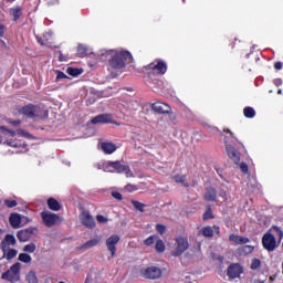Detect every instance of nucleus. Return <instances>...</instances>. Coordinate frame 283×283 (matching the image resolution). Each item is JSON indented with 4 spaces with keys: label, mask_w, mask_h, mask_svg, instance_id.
<instances>
[{
    "label": "nucleus",
    "mask_w": 283,
    "mask_h": 283,
    "mask_svg": "<svg viewBox=\"0 0 283 283\" xmlns=\"http://www.w3.org/2000/svg\"><path fill=\"white\" fill-rule=\"evenodd\" d=\"M106 54L107 56H111L108 59V65L109 67H113V70H123L126 63H133L134 61V57L129 51L111 50L107 51Z\"/></svg>",
    "instance_id": "f257e3e1"
},
{
    "label": "nucleus",
    "mask_w": 283,
    "mask_h": 283,
    "mask_svg": "<svg viewBox=\"0 0 283 283\" xmlns=\"http://www.w3.org/2000/svg\"><path fill=\"white\" fill-rule=\"evenodd\" d=\"M275 238H279V242H282L283 231L282 229L273 226L262 238V244L266 251H275L279 244Z\"/></svg>",
    "instance_id": "f03ea898"
},
{
    "label": "nucleus",
    "mask_w": 283,
    "mask_h": 283,
    "mask_svg": "<svg viewBox=\"0 0 283 283\" xmlns=\"http://www.w3.org/2000/svg\"><path fill=\"white\" fill-rule=\"evenodd\" d=\"M104 171L109 174H125L126 178H135L134 171L127 165L120 164V161H107L104 164Z\"/></svg>",
    "instance_id": "7ed1b4c3"
},
{
    "label": "nucleus",
    "mask_w": 283,
    "mask_h": 283,
    "mask_svg": "<svg viewBox=\"0 0 283 283\" xmlns=\"http://www.w3.org/2000/svg\"><path fill=\"white\" fill-rule=\"evenodd\" d=\"M1 280L4 282L17 283L21 281V263L17 262L11 268L2 273Z\"/></svg>",
    "instance_id": "20e7f679"
},
{
    "label": "nucleus",
    "mask_w": 283,
    "mask_h": 283,
    "mask_svg": "<svg viewBox=\"0 0 283 283\" xmlns=\"http://www.w3.org/2000/svg\"><path fill=\"white\" fill-rule=\"evenodd\" d=\"M41 218L44 227L49 228H52L55 224H61V222H63V217H60L59 214L52 213L50 211H42Z\"/></svg>",
    "instance_id": "39448f33"
},
{
    "label": "nucleus",
    "mask_w": 283,
    "mask_h": 283,
    "mask_svg": "<svg viewBox=\"0 0 283 283\" xmlns=\"http://www.w3.org/2000/svg\"><path fill=\"white\" fill-rule=\"evenodd\" d=\"M36 233H39V228L30 227L23 230H19L17 232V238L19 242H30L31 238L36 235Z\"/></svg>",
    "instance_id": "423d86ee"
},
{
    "label": "nucleus",
    "mask_w": 283,
    "mask_h": 283,
    "mask_svg": "<svg viewBox=\"0 0 283 283\" xmlns=\"http://www.w3.org/2000/svg\"><path fill=\"white\" fill-rule=\"evenodd\" d=\"M176 244L177 247L172 251L171 255H174V258H180V254H182L189 249V241H187V239L182 237H179L176 239Z\"/></svg>",
    "instance_id": "0eeeda50"
},
{
    "label": "nucleus",
    "mask_w": 283,
    "mask_h": 283,
    "mask_svg": "<svg viewBox=\"0 0 283 283\" xmlns=\"http://www.w3.org/2000/svg\"><path fill=\"white\" fill-rule=\"evenodd\" d=\"M142 275L146 280H158L163 276V270L158 266H149L142 271Z\"/></svg>",
    "instance_id": "6e6552de"
},
{
    "label": "nucleus",
    "mask_w": 283,
    "mask_h": 283,
    "mask_svg": "<svg viewBox=\"0 0 283 283\" xmlns=\"http://www.w3.org/2000/svg\"><path fill=\"white\" fill-rule=\"evenodd\" d=\"M120 242V237L118 234H113L108 239H106V248L109 251L112 258L116 255V244Z\"/></svg>",
    "instance_id": "1a4fd4ad"
},
{
    "label": "nucleus",
    "mask_w": 283,
    "mask_h": 283,
    "mask_svg": "<svg viewBox=\"0 0 283 283\" xmlns=\"http://www.w3.org/2000/svg\"><path fill=\"white\" fill-rule=\"evenodd\" d=\"M81 223L86 227L87 229H94L96 227V221H94V217L90 214L87 211H83L80 214Z\"/></svg>",
    "instance_id": "9d476101"
},
{
    "label": "nucleus",
    "mask_w": 283,
    "mask_h": 283,
    "mask_svg": "<svg viewBox=\"0 0 283 283\" xmlns=\"http://www.w3.org/2000/svg\"><path fill=\"white\" fill-rule=\"evenodd\" d=\"M39 112H41V107L34 105H27L22 107V114L28 116V118H36L39 116Z\"/></svg>",
    "instance_id": "9b49d317"
},
{
    "label": "nucleus",
    "mask_w": 283,
    "mask_h": 283,
    "mask_svg": "<svg viewBox=\"0 0 283 283\" xmlns=\"http://www.w3.org/2000/svg\"><path fill=\"white\" fill-rule=\"evenodd\" d=\"M226 151H227L228 158H230V160H233L235 165L240 163V153L238 151V149H235V147H233L231 144H227Z\"/></svg>",
    "instance_id": "f8f14e48"
},
{
    "label": "nucleus",
    "mask_w": 283,
    "mask_h": 283,
    "mask_svg": "<svg viewBox=\"0 0 283 283\" xmlns=\"http://www.w3.org/2000/svg\"><path fill=\"white\" fill-rule=\"evenodd\" d=\"M151 109L155 111L156 114H169L171 106L163 102H156L151 105Z\"/></svg>",
    "instance_id": "ddd939ff"
},
{
    "label": "nucleus",
    "mask_w": 283,
    "mask_h": 283,
    "mask_svg": "<svg viewBox=\"0 0 283 283\" xmlns=\"http://www.w3.org/2000/svg\"><path fill=\"white\" fill-rule=\"evenodd\" d=\"M2 250V256H0V260H14V258H17L19 251H17L15 249L12 248H1Z\"/></svg>",
    "instance_id": "4468645a"
},
{
    "label": "nucleus",
    "mask_w": 283,
    "mask_h": 283,
    "mask_svg": "<svg viewBox=\"0 0 283 283\" xmlns=\"http://www.w3.org/2000/svg\"><path fill=\"white\" fill-rule=\"evenodd\" d=\"M17 245V238L12 234H7L0 243V249H10V247Z\"/></svg>",
    "instance_id": "2eb2a0df"
},
{
    "label": "nucleus",
    "mask_w": 283,
    "mask_h": 283,
    "mask_svg": "<svg viewBox=\"0 0 283 283\" xmlns=\"http://www.w3.org/2000/svg\"><path fill=\"white\" fill-rule=\"evenodd\" d=\"M101 244V238H95L86 241L84 244L80 245L78 251H88V249H94V247H98Z\"/></svg>",
    "instance_id": "dca6fc26"
},
{
    "label": "nucleus",
    "mask_w": 283,
    "mask_h": 283,
    "mask_svg": "<svg viewBox=\"0 0 283 283\" xmlns=\"http://www.w3.org/2000/svg\"><path fill=\"white\" fill-rule=\"evenodd\" d=\"M228 275L231 280H235L239 275H242V266L240 264H232L228 268Z\"/></svg>",
    "instance_id": "f3484780"
},
{
    "label": "nucleus",
    "mask_w": 283,
    "mask_h": 283,
    "mask_svg": "<svg viewBox=\"0 0 283 283\" xmlns=\"http://www.w3.org/2000/svg\"><path fill=\"white\" fill-rule=\"evenodd\" d=\"M92 125H101L105 123H112V116L107 114L97 115L91 119Z\"/></svg>",
    "instance_id": "a211bd4d"
},
{
    "label": "nucleus",
    "mask_w": 283,
    "mask_h": 283,
    "mask_svg": "<svg viewBox=\"0 0 283 283\" xmlns=\"http://www.w3.org/2000/svg\"><path fill=\"white\" fill-rule=\"evenodd\" d=\"M21 220H23V217L19 213H11L9 218V222L13 229L21 228Z\"/></svg>",
    "instance_id": "6ab92c4d"
},
{
    "label": "nucleus",
    "mask_w": 283,
    "mask_h": 283,
    "mask_svg": "<svg viewBox=\"0 0 283 283\" xmlns=\"http://www.w3.org/2000/svg\"><path fill=\"white\" fill-rule=\"evenodd\" d=\"M99 145H101V149H102V151H104V154H114V151H116V149H117L115 144L112 142H102Z\"/></svg>",
    "instance_id": "aec40b11"
},
{
    "label": "nucleus",
    "mask_w": 283,
    "mask_h": 283,
    "mask_svg": "<svg viewBox=\"0 0 283 283\" xmlns=\"http://www.w3.org/2000/svg\"><path fill=\"white\" fill-rule=\"evenodd\" d=\"M230 242H234V244H249V238L231 234L229 237Z\"/></svg>",
    "instance_id": "412c9836"
},
{
    "label": "nucleus",
    "mask_w": 283,
    "mask_h": 283,
    "mask_svg": "<svg viewBox=\"0 0 283 283\" xmlns=\"http://www.w3.org/2000/svg\"><path fill=\"white\" fill-rule=\"evenodd\" d=\"M217 192L213 188H207L205 193V200L208 202H213L216 200Z\"/></svg>",
    "instance_id": "4be33fe9"
},
{
    "label": "nucleus",
    "mask_w": 283,
    "mask_h": 283,
    "mask_svg": "<svg viewBox=\"0 0 283 283\" xmlns=\"http://www.w3.org/2000/svg\"><path fill=\"white\" fill-rule=\"evenodd\" d=\"M48 207L51 211H61V203H59L54 198H50L48 200Z\"/></svg>",
    "instance_id": "5701e85b"
},
{
    "label": "nucleus",
    "mask_w": 283,
    "mask_h": 283,
    "mask_svg": "<svg viewBox=\"0 0 283 283\" xmlns=\"http://www.w3.org/2000/svg\"><path fill=\"white\" fill-rule=\"evenodd\" d=\"M25 280L28 283H39V277H36V272L34 271H29Z\"/></svg>",
    "instance_id": "b1692460"
},
{
    "label": "nucleus",
    "mask_w": 283,
    "mask_h": 283,
    "mask_svg": "<svg viewBox=\"0 0 283 283\" xmlns=\"http://www.w3.org/2000/svg\"><path fill=\"white\" fill-rule=\"evenodd\" d=\"M153 70H156L159 74H165L167 72V64L165 62H158Z\"/></svg>",
    "instance_id": "393cba45"
},
{
    "label": "nucleus",
    "mask_w": 283,
    "mask_h": 283,
    "mask_svg": "<svg viewBox=\"0 0 283 283\" xmlns=\"http://www.w3.org/2000/svg\"><path fill=\"white\" fill-rule=\"evenodd\" d=\"M239 255H249V253H253V247L251 245H243L238 249Z\"/></svg>",
    "instance_id": "a878e982"
},
{
    "label": "nucleus",
    "mask_w": 283,
    "mask_h": 283,
    "mask_svg": "<svg viewBox=\"0 0 283 283\" xmlns=\"http://www.w3.org/2000/svg\"><path fill=\"white\" fill-rule=\"evenodd\" d=\"M18 260L24 264H30V262H32V256L28 253H20Z\"/></svg>",
    "instance_id": "bb28decb"
},
{
    "label": "nucleus",
    "mask_w": 283,
    "mask_h": 283,
    "mask_svg": "<svg viewBox=\"0 0 283 283\" xmlns=\"http://www.w3.org/2000/svg\"><path fill=\"white\" fill-rule=\"evenodd\" d=\"M133 207L137 209V211H140V213L145 212V208L147 207L145 203L140 201L133 200L132 201Z\"/></svg>",
    "instance_id": "cd10ccee"
},
{
    "label": "nucleus",
    "mask_w": 283,
    "mask_h": 283,
    "mask_svg": "<svg viewBox=\"0 0 283 283\" xmlns=\"http://www.w3.org/2000/svg\"><path fill=\"white\" fill-rule=\"evenodd\" d=\"M201 233L205 235V238H213V228L205 227L202 228Z\"/></svg>",
    "instance_id": "c85d7f7f"
},
{
    "label": "nucleus",
    "mask_w": 283,
    "mask_h": 283,
    "mask_svg": "<svg viewBox=\"0 0 283 283\" xmlns=\"http://www.w3.org/2000/svg\"><path fill=\"white\" fill-rule=\"evenodd\" d=\"M34 251H36V244H34V243H29L23 247L24 253H34Z\"/></svg>",
    "instance_id": "c756f323"
},
{
    "label": "nucleus",
    "mask_w": 283,
    "mask_h": 283,
    "mask_svg": "<svg viewBox=\"0 0 283 283\" xmlns=\"http://www.w3.org/2000/svg\"><path fill=\"white\" fill-rule=\"evenodd\" d=\"M243 114L247 118H253V116H255V111L252 107H245Z\"/></svg>",
    "instance_id": "7c9ffc66"
},
{
    "label": "nucleus",
    "mask_w": 283,
    "mask_h": 283,
    "mask_svg": "<svg viewBox=\"0 0 283 283\" xmlns=\"http://www.w3.org/2000/svg\"><path fill=\"white\" fill-rule=\"evenodd\" d=\"M174 180H175V182H178L179 185L187 186V184H185L187 178L185 176H182V175H175L174 176Z\"/></svg>",
    "instance_id": "2f4dec72"
},
{
    "label": "nucleus",
    "mask_w": 283,
    "mask_h": 283,
    "mask_svg": "<svg viewBox=\"0 0 283 283\" xmlns=\"http://www.w3.org/2000/svg\"><path fill=\"white\" fill-rule=\"evenodd\" d=\"M155 249L158 253H164L165 252V242H163V240H158Z\"/></svg>",
    "instance_id": "473e14b6"
},
{
    "label": "nucleus",
    "mask_w": 283,
    "mask_h": 283,
    "mask_svg": "<svg viewBox=\"0 0 283 283\" xmlns=\"http://www.w3.org/2000/svg\"><path fill=\"white\" fill-rule=\"evenodd\" d=\"M124 191H127L128 193H134V191H138V186L128 184L125 186Z\"/></svg>",
    "instance_id": "72a5a7b5"
},
{
    "label": "nucleus",
    "mask_w": 283,
    "mask_h": 283,
    "mask_svg": "<svg viewBox=\"0 0 283 283\" xmlns=\"http://www.w3.org/2000/svg\"><path fill=\"white\" fill-rule=\"evenodd\" d=\"M262 266V262L259 259H253L251 263L252 271H258Z\"/></svg>",
    "instance_id": "f704fd0d"
},
{
    "label": "nucleus",
    "mask_w": 283,
    "mask_h": 283,
    "mask_svg": "<svg viewBox=\"0 0 283 283\" xmlns=\"http://www.w3.org/2000/svg\"><path fill=\"white\" fill-rule=\"evenodd\" d=\"M11 14L13 17V21H17L21 17V9L19 8L11 9Z\"/></svg>",
    "instance_id": "c9c22d12"
},
{
    "label": "nucleus",
    "mask_w": 283,
    "mask_h": 283,
    "mask_svg": "<svg viewBox=\"0 0 283 283\" xmlns=\"http://www.w3.org/2000/svg\"><path fill=\"white\" fill-rule=\"evenodd\" d=\"M38 43H41L42 45H52L48 39V35H44V38H38Z\"/></svg>",
    "instance_id": "e433bc0d"
},
{
    "label": "nucleus",
    "mask_w": 283,
    "mask_h": 283,
    "mask_svg": "<svg viewBox=\"0 0 283 283\" xmlns=\"http://www.w3.org/2000/svg\"><path fill=\"white\" fill-rule=\"evenodd\" d=\"M156 229H157L158 233H160V235H165V233L167 231V227H165L164 224H160V223H158L156 226Z\"/></svg>",
    "instance_id": "4c0bfd02"
},
{
    "label": "nucleus",
    "mask_w": 283,
    "mask_h": 283,
    "mask_svg": "<svg viewBox=\"0 0 283 283\" xmlns=\"http://www.w3.org/2000/svg\"><path fill=\"white\" fill-rule=\"evenodd\" d=\"M66 72L67 74H70V76H78V74H81L78 69H72V67H69Z\"/></svg>",
    "instance_id": "58836bf2"
},
{
    "label": "nucleus",
    "mask_w": 283,
    "mask_h": 283,
    "mask_svg": "<svg viewBox=\"0 0 283 283\" xmlns=\"http://www.w3.org/2000/svg\"><path fill=\"white\" fill-rule=\"evenodd\" d=\"M48 109H41L40 108V112H38V115H35V118H48Z\"/></svg>",
    "instance_id": "ea45409f"
},
{
    "label": "nucleus",
    "mask_w": 283,
    "mask_h": 283,
    "mask_svg": "<svg viewBox=\"0 0 283 283\" xmlns=\"http://www.w3.org/2000/svg\"><path fill=\"white\" fill-rule=\"evenodd\" d=\"M97 222H99V224H107V222L109 221L106 217H104L103 214H99L96 217Z\"/></svg>",
    "instance_id": "a19ab883"
},
{
    "label": "nucleus",
    "mask_w": 283,
    "mask_h": 283,
    "mask_svg": "<svg viewBox=\"0 0 283 283\" xmlns=\"http://www.w3.org/2000/svg\"><path fill=\"white\" fill-rule=\"evenodd\" d=\"M85 52H87V49L83 46V44H80L77 46V54H80V56H85Z\"/></svg>",
    "instance_id": "79ce46f5"
},
{
    "label": "nucleus",
    "mask_w": 283,
    "mask_h": 283,
    "mask_svg": "<svg viewBox=\"0 0 283 283\" xmlns=\"http://www.w3.org/2000/svg\"><path fill=\"white\" fill-rule=\"evenodd\" d=\"M211 218H213V213L211 212V208H208L203 213V220H211Z\"/></svg>",
    "instance_id": "37998d69"
},
{
    "label": "nucleus",
    "mask_w": 283,
    "mask_h": 283,
    "mask_svg": "<svg viewBox=\"0 0 283 283\" xmlns=\"http://www.w3.org/2000/svg\"><path fill=\"white\" fill-rule=\"evenodd\" d=\"M154 240H156V237L151 235L148 239H146L144 242L146 247H151V244H154Z\"/></svg>",
    "instance_id": "c03bdc74"
},
{
    "label": "nucleus",
    "mask_w": 283,
    "mask_h": 283,
    "mask_svg": "<svg viewBox=\"0 0 283 283\" xmlns=\"http://www.w3.org/2000/svg\"><path fill=\"white\" fill-rule=\"evenodd\" d=\"M4 205L9 207V209H12V207H17V201L15 200H6Z\"/></svg>",
    "instance_id": "a18cd8bd"
},
{
    "label": "nucleus",
    "mask_w": 283,
    "mask_h": 283,
    "mask_svg": "<svg viewBox=\"0 0 283 283\" xmlns=\"http://www.w3.org/2000/svg\"><path fill=\"white\" fill-rule=\"evenodd\" d=\"M17 134L20 135V136H23L24 138H30V134L27 133V132L23 130V129H18V130H17Z\"/></svg>",
    "instance_id": "49530a36"
},
{
    "label": "nucleus",
    "mask_w": 283,
    "mask_h": 283,
    "mask_svg": "<svg viewBox=\"0 0 283 283\" xmlns=\"http://www.w3.org/2000/svg\"><path fill=\"white\" fill-rule=\"evenodd\" d=\"M56 81H61V78H67V75L65 73L56 71Z\"/></svg>",
    "instance_id": "de8ad7c7"
},
{
    "label": "nucleus",
    "mask_w": 283,
    "mask_h": 283,
    "mask_svg": "<svg viewBox=\"0 0 283 283\" xmlns=\"http://www.w3.org/2000/svg\"><path fill=\"white\" fill-rule=\"evenodd\" d=\"M112 196L115 200H123V195H120V192L114 191L112 192Z\"/></svg>",
    "instance_id": "09e8293b"
},
{
    "label": "nucleus",
    "mask_w": 283,
    "mask_h": 283,
    "mask_svg": "<svg viewBox=\"0 0 283 283\" xmlns=\"http://www.w3.org/2000/svg\"><path fill=\"white\" fill-rule=\"evenodd\" d=\"M240 169L243 171V174H247L249 171V166L244 163H241Z\"/></svg>",
    "instance_id": "8fccbe9b"
},
{
    "label": "nucleus",
    "mask_w": 283,
    "mask_h": 283,
    "mask_svg": "<svg viewBox=\"0 0 283 283\" xmlns=\"http://www.w3.org/2000/svg\"><path fill=\"white\" fill-rule=\"evenodd\" d=\"M0 129L3 132H8V134H10V136L12 137L17 136V133H14V130H8L7 128H4V126H0Z\"/></svg>",
    "instance_id": "3c124183"
},
{
    "label": "nucleus",
    "mask_w": 283,
    "mask_h": 283,
    "mask_svg": "<svg viewBox=\"0 0 283 283\" xmlns=\"http://www.w3.org/2000/svg\"><path fill=\"white\" fill-rule=\"evenodd\" d=\"M6 32V25H3V23L0 22V36H3Z\"/></svg>",
    "instance_id": "603ef678"
},
{
    "label": "nucleus",
    "mask_w": 283,
    "mask_h": 283,
    "mask_svg": "<svg viewBox=\"0 0 283 283\" xmlns=\"http://www.w3.org/2000/svg\"><path fill=\"white\" fill-rule=\"evenodd\" d=\"M11 125H13V127H19V125H21V120H12Z\"/></svg>",
    "instance_id": "864d4df0"
},
{
    "label": "nucleus",
    "mask_w": 283,
    "mask_h": 283,
    "mask_svg": "<svg viewBox=\"0 0 283 283\" xmlns=\"http://www.w3.org/2000/svg\"><path fill=\"white\" fill-rule=\"evenodd\" d=\"M275 70H282V62H276L274 64Z\"/></svg>",
    "instance_id": "5fc2aeb1"
},
{
    "label": "nucleus",
    "mask_w": 283,
    "mask_h": 283,
    "mask_svg": "<svg viewBox=\"0 0 283 283\" xmlns=\"http://www.w3.org/2000/svg\"><path fill=\"white\" fill-rule=\"evenodd\" d=\"M7 145H9V147H19V144H14L12 142H7Z\"/></svg>",
    "instance_id": "6e6d98bb"
},
{
    "label": "nucleus",
    "mask_w": 283,
    "mask_h": 283,
    "mask_svg": "<svg viewBox=\"0 0 283 283\" xmlns=\"http://www.w3.org/2000/svg\"><path fill=\"white\" fill-rule=\"evenodd\" d=\"M0 48H6V42L3 40H0Z\"/></svg>",
    "instance_id": "4d7b16f0"
},
{
    "label": "nucleus",
    "mask_w": 283,
    "mask_h": 283,
    "mask_svg": "<svg viewBox=\"0 0 283 283\" xmlns=\"http://www.w3.org/2000/svg\"><path fill=\"white\" fill-rule=\"evenodd\" d=\"M275 281V276H270V282H274Z\"/></svg>",
    "instance_id": "13d9d810"
},
{
    "label": "nucleus",
    "mask_w": 283,
    "mask_h": 283,
    "mask_svg": "<svg viewBox=\"0 0 283 283\" xmlns=\"http://www.w3.org/2000/svg\"><path fill=\"white\" fill-rule=\"evenodd\" d=\"M221 196H222L223 198H226V197H227V192H221Z\"/></svg>",
    "instance_id": "bf43d9fd"
},
{
    "label": "nucleus",
    "mask_w": 283,
    "mask_h": 283,
    "mask_svg": "<svg viewBox=\"0 0 283 283\" xmlns=\"http://www.w3.org/2000/svg\"><path fill=\"white\" fill-rule=\"evenodd\" d=\"M224 132H227L228 134H231V130H230V129H226Z\"/></svg>",
    "instance_id": "052dcab7"
},
{
    "label": "nucleus",
    "mask_w": 283,
    "mask_h": 283,
    "mask_svg": "<svg viewBox=\"0 0 283 283\" xmlns=\"http://www.w3.org/2000/svg\"><path fill=\"white\" fill-rule=\"evenodd\" d=\"M277 94H282V90H279Z\"/></svg>",
    "instance_id": "680f3d73"
},
{
    "label": "nucleus",
    "mask_w": 283,
    "mask_h": 283,
    "mask_svg": "<svg viewBox=\"0 0 283 283\" xmlns=\"http://www.w3.org/2000/svg\"><path fill=\"white\" fill-rule=\"evenodd\" d=\"M216 231H219V228L218 227H214Z\"/></svg>",
    "instance_id": "e2e57ef3"
},
{
    "label": "nucleus",
    "mask_w": 283,
    "mask_h": 283,
    "mask_svg": "<svg viewBox=\"0 0 283 283\" xmlns=\"http://www.w3.org/2000/svg\"><path fill=\"white\" fill-rule=\"evenodd\" d=\"M114 123V125H119L118 123H116V122H113Z\"/></svg>",
    "instance_id": "0e129e2a"
},
{
    "label": "nucleus",
    "mask_w": 283,
    "mask_h": 283,
    "mask_svg": "<svg viewBox=\"0 0 283 283\" xmlns=\"http://www.w3.org/2000/svg\"><path fill=\"white\" fill-rule=\"evenodd\" d=\"M0 233H3V230L0 229Z\"/></svg>",
    "instance_id": "69168bd1"
},
{
    "label": "nucleus",
    "mask_w": 283,
    "mask_h": 283,
    "mask_svg": "<svg viewBox=\"0 0 283 283\" xmlns=\"http://www.w3.org/2000/svg\"><path fill=\"white\" fill-rule=\"evenodd\" d=\"M259 283H264V281H259Z\"/></svg>",
    "instance_id": "338daca9"
},
{
    "label": "nucleus",
    "mask_w": 283,
    "mask_h": 283,
    "mask_svg": "<svg viewBox=\"0 0 283 283\" xmlns=\"http://www.w3.org/2000/svg\"><path fill=\"white\" fill-rule=\"evenodd\" d=\"M1 143H3V140H2V139H0V144H1Z\"/></svg>",
    "instance_id": "774afa93"
}]
</instances>
